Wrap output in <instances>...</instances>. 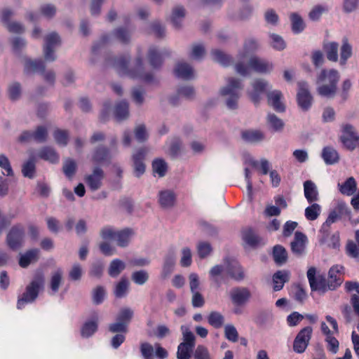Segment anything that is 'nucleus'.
Listing matches in <instances>:
<instances>
[{
	"label": "nucleus",
	"mask_w": 359,
	"mask_h": 359,
	"mask_svg": "<svg viewBox=\"0 0 359 359\" xmlns=\"http://www.w3.org/2000/svg\"><path fill=\"white\" fill-rule=\"evenodd\" d=\"M130 61V55H123L115 58L111 65L121 76H127L133 79L143 81L146 83L153 82V74L144 72L143 53L140 48L137 49V54L134 60L133 66L131 68L128 66Z\"/></svg>",
	"instance_id": "1"
},
{
	"label": "nucleus",
	"mask_w": 359,
	"mask_h": 359,
	"mask_svg": "<svg viewBox=\"0 0 359 359\" xmlns=\"http://www.w3.org/2000/svg\"><path fill=\"white\" fill-rule=\"evenodd\" d=\"M340 77V73L336 69H321L316 79L318 94L328 99L334 98L337 93Z\"/></svg>",
	"instance_id": "2"
},
{
	"label": "nucleus",
	"mask_w": 359,
	"mask_h": 359,
	"mask_svg": "<svg viewBox=\"0 0 359 359\" xmlns=\"http://www.w3.org/2000/svg\"><path fill=\"white\" fill-rule=\"evenodd\" d=\"M242 81L230 77L226 80V85L220 89V95L229 109H236L243 89Z\"/></svg>",
	"instance_id": "3"
},
{
	"label": "nucleus",
	"mask_w": 359,
	"mask_h": 359,
	"mask_svg": "<svg viewBox=\"0 0 359 359\" xmlns=\"http://www.w3.org/2000/svg\"><path fill=\"white\" fill-rule=\"evenodd\" d=\"M248 67L257 73L269 74L273 70V65L269 61L253 56L248 60V65L238 62L235 66V69L238 74L245 76L249 74Z\"/></svg>",
	"instance_id": "4"
},
{
	"label": "nucleus",
	"mask_w": 359,
	"mask_h": 359,
	"mask_svg": "<svg viewBox=\"0 0 359 359\" xmlns=\"http://www.w3.org/2000/svg\"><path fill=\"white\" fill-rule=\"evenodd\" d=\"M44 277L39 273L27 285L25 292L18 300L17 307L21 309L27 304L33 302L38 297L40 290L43 287Z\"/></svg>",
	"instance_id": "5"
},
{
	"label": "nucleus",
	"mask_w": 359,
	"mask_h": 359,
	"mask_svg": "<svg viewBox=\"0 0 359 359\" xmlns=\"http://www.w3.org/2000/svg\"><path fill=\"white\" fill-rule=\"evenodd\" d=\"M130 32L124 27H119L113 31L111 34L102 35L100 39L97 41L92 48L93 53H97L104 46L110 43L114 39H117L122 43H128L130 39Z\"/></svg>",
	"instance_id": "6"
},
{
	"label": "nucleus",
	"mask_w": 359,
	"mask_h": 359,
	"mask_svg": "<svg viewBox=\"0 0 359 359\" xmlns=\"http://www.w3.org/2000/svg\"><path fill=\"white\" fill-rule=\"evenodd\" d=\"M339 138L343 147L349 151H353L359 146V133L350 123L341 125V135Z\"/></svg>",
	"instance_id": "7"
},
{
	"label": "nucleus",
	"mask_w": 359,
	"mask_h": 359,
	"mask_svg": "<svg viewBox=\"0 0 359 359\" xmlns=\"http://www.w3.org/2000/svg\"><path fill=\"white\" fill-rule=\"evenodd\" d=\"M25 239V229L22 225L13 226L6 237V242L10 248L18 250L22 246Z\"/></svg>",
	"instance_id": "8"
},
{
	"label": "nucleus",
	"mask_w": 359,
	"mask_h": 359,
	"mask_svg": "<svg viewBox=\"0 0 359 359\" xmlns=\"http://www.w3.org/2000/svg\"><path fill=\"white\" fill-rule=\"evenodd\" d=\"M313 329L310 326H307L302 329L297 334L294 343L293 350L298 353H302L307 348L311 339Z\"/></svg>",
	"instance_id": "9"
},
{
	"label": "nucleus",
	"mask_w": 359,
	"mask_h": 359,
	"mask_svg": "<svg viewBox=\"0 0 359 359\" xmlns=\"http://www.w3.org/2000/svg\"><path fill=\"white\" fill-rule=\"evenodd\" d=\"M252 89L248 90L247 93L255 104H258L261 95L270 87L267 81L263 79H257L251 83Z\"/></svg>",
	"instance_id": "10"
},
{
	"label": "nucleus",
	"mask_w": 359,
	"mask_h": 359,
	"mask_svg": "<svg viewBox=\"0 0 359 359\" xmlns=\"http://www.w3.org/2000/svg\"><path fill=\"white\" fill-rule=\"evenodd\" d=\"M299 90L297 95V99L299 107L303 111H307L310 109L313 97L309 90V85L305 81L298 83Z\"/></svg>",
	"instance_id": "11"
},
{
	"label": "nucleus",
	"mask_w": 359,
	"mask_h": 359,
	"mask_svg": "<svg viewBox=\"0 0 359 359\" xmlns=\"http://www.w3.org/2000/svg\"><path fill=\"white\" fill-rule=\"evenodd\" d=\"M230 298L232 303L236 306H243L249 302L252 293L246 287H235L230 291Z\"/></svg>",
	"instance_id": "12"
},
{
	"label": "nucleus",
	"mask_w": 359,
	"mask_h": 359,
	"mask_svg": "<svg viewBox=\"0 0 359 359\" xmlns=\"http://www.w3.org/2000/svg\"><path fill=\"white\" fill-rule=\"evenodd\" d=\"M316 270L314 267H311L307 271V278L311 290H329V281L325 277L318 276L316 278Z\"/></svg>",
	"instance_id": "13"
},
{
	"label": "nucleus",
	"mask_w": 359,
	"mask_h": 359,
	"mask_svg": "<svg viewBox=\"0 0 359 359\" xmlns=\"http://www.w3.org/2000/svg\"><path fill=\"white\" fill-rule=\"evenodd\" d=\"M104 172L100 167H95L91 174L85 177V182L88 187L93 191H97L102 186Z\"/></svg>",
	"instance_id": "14"
},
{
	"label": "nucleus",
	"mask_w": 359,
	"mask_h": 359,
	"mask_svg": "<svg viewBox=\"0 0 359 359\" xmlns=\"http://www.w3.org/2000/svg\"><path fill=\"white\" fill-rule=\"evenodd\" d=\"M170 51L168 49L164 48L158 50L155 46L149 47L147 53V59L150 65L153 68H158L163 63V57L169 56Z\"/></svg>",
	"instance_id": "15"
},
{
	"label": "nucleus",
	"mask_w": 359,
	"mask_h": 359,
	"mask_svg": "<svg viewBox=\"0 0 359 359\" xmlns=\"http://www.w3.org/2000/svg\"><path fill=\"white\" fill-rule=\"evenodd\" d=\"M344 266L334 265L328 271L329 290H334L340 286L343 282Z\"/></svg>",
	"instance_id": "16"
},
{
	"label": "nucleus",
	"mask_w": 359,
	"mask_h": 359,
	"mask_svg": "<svg viewBox=\"0 0 359 359\" xmlns=\"http://www.w3.org/2000/svg\"><path fill=\"white\" fill-rule=\"evenodd\" d=\"M112 158V155L108 148L104 146H100L95 149L92 154V161L97 164H109Z\"/></svg>",
	"instance_id": "17"
},
{
	"label": "nucleus",
	"mask_w": 359,
	"mask_h": 359,
	"mask_svg": "<svg viewBox=\"0 0 359 359\" xmlns=\"http://www.w3.org/2000/svg\"><path fill=\"white\" fill-rule=\"evenodd\" d=\"M146 153V149L142 148L133 156L134 172L137 177L145 172V165L143 161Z\"/></svg>",
	"instance_id": "18"
},
{
	"label": "nucleus",
	"mask_w": 359,
	"mask_h": 359,
	"mask_svg": "<svg viewBox=\"0 0 359 359\" xmlns=\"http://www.w3.org/2000/svg\"><path fill=\"white\" fill-rule=\"evenodd\" d=\"M187 99H193L195 96V90L191 86H182L178 88L177 94L170 97L169 101L172 105H177L180 101V97Z\"/></svg>",
	"instance_id": "19"
},
{
	"label": "nucleus",
	"mask_w": 359,
	"mask_h": 359,
	"mask_svg": "<svg viewBox=\"0 0 359 359\" xmlns=\"http://www.w3.org/2000/svg\"><path fill=\"white\" fill-rule=\"evenodd\" d=\"M175 75L184 80H190L194 78V71L192 67L184 62H178L175 68Z\"/></svg>",
	"instance_id": "20"
},
{
	"label": "nucleus",
	"mask_w": 359,
	"mask_h": 359,
	"mask_svg": "<svg viewBox=\"0 0 359 359\" xmlns=\"http://www.w3.org/2000/svg\"><path fill=\"white\" fill-rule=\"evenodd\" d=\"M306 236L302 232L297 231L294 234V239L291 243L292 252L297 256H301L305 250Z\"/></svg>",
	"instance_id": "21"
},
{
	"label": "nucleus",
	"mask_w": 359,
	"mask_h": 359,
	"mask_svg": "<svg viewBox=\"0 0 359 359\" xmlns=\"http://www.w3.org/2000/svg\"><path fill=\"white\" fill-rule=\"evenodd\" d=\"M39 250L36 248L27 250L24 254L20 255L19 265L22 268H27L30 264L36 262L39 259Z\"/></svg>",
	"instance_id": "22"
},
{
	"label": "nucleus",
	"mask_w": 359,
	"mask_h": 359,
	"mask_svg": "<svg viewBox=\"0 0 359 359\" xmlns=\"http://www.w3.org/2000/svg\"><path fill=\"white\" fill-rule=\"evenodd\" d=\"M228 275L236 281H242L245 278V272L243 267L237 262H231L226 266Z\"/></svg>",
	"instance_id": "23"
},
{
	"label": "nucleus",
	"mask_w": 359,
	"mask_h": 359,
	"mask_svg": "<svg viewBox=\"0 0 359 359\" xmlns=\"http://www.w3.org/2000/svg\"><path fill=\"white\" fill-rule=\"evenodd\" d=\"M282 93L280 91L275 90L267 93L268 103L274 110L278 112L285 111V106L281 102Z\"/></svg>",
	"instance_id": "24"
},
{
	"label": "nucleus",
	"mask_w": 359,
	"mask_h": 359,
	"mask_svg": "<svg viewBox=\"0 0 359 359\" xmlns=\"http://www.w3.org/2000/svg\"><path fill=\"white\" fill-rule=\"evenodd\" d=\"M24 72L26 74L41 72L45 69V63L42 60H32L25 57L23 60Z\"/></svg>",
	"instance_id": "25"
},
{
	"label": "nucleus",
	"mask_w": 359,
	"mask_h": 359,
	"mask_svg": "<svg viewBox=\"0 0 359 359\" xmlns=\"http://www.w3.org/2000/svg\"><path fill=\"white\" fill-rule=\"evenodd\" d=\"M352 45L348 42V40L346 38H344L340 47V57L338 60L339 62V65L341 66H345L348 60L352 57Z\"/></svg>",
	"instance_id": "26"
},
{
	"label": "nucleus",
	"mask_w": 359,
	"mask_h": 359,
	"mask_svg": "<svg viewBox=\"0 0 359 359\" xmlns=\"http://www.w3.org/2000/svg\"><path fill=\"white\" fill-rule=\"evenodd\" d=\"M114 114L118 121H125L128 118L129 104L127 101H120L114 107Z\"/></svg>",
	"instance_id": "27"
},
{
	"label": "nucleus",
	"mask_w": 359,
	"mask_h": 359,
	"mask_svg": "<svg viewBox=\"0 0 359 359\" xmlns=\"http://www.w3.org/2000/svg\"><path fill=\"white\" fill-rule=\"evenodd\" d=\"M185 9L182 6H176L172 8L170 20L175 28H180L185 17Z\"/></svg>",
	"instance_id": "28"
},
{
	"label": "nucleus",
	"mask_w": 359,
	"mask_h": 359,
	"mask_svg": "<svg viewBox=\"0 0 359 359\" xmlns=\"http://www.w3.org/2000/svg\"><path fill=\"white\" fill-rule=\"evenodd\" d=\"M304 196L309 203H313L318 200V191L316 185L311 180L304 183Z\"/></svg>",
	"instance_id": "29"
},
{
	"label": "nucleus",
	"mask_w": 359,
	"mask_h": 359,
	"mask_svg": "<svg viewBox=\"0 0 359 359\" xmlns=\"http://www.w3.org/2000/svg\"><path fill=\"white\" fill-rule=\"evenodd\" d=\"M290 273L287 271H278L273 276V290H280L284 284L289 281Z\"/></svg>",
	"instance_id": "30"
},
{
	"label": "nucleus",
	"mask_w": 359,
	"mask_h": 359,
	"mask_svg": "<svg viewBox=\"0 0 359 359\" xmlns=\"http://www.w3.org/2000/svg\"><path fill=\"white\" fill-rule=\"evenodd\" d=\"M324 50L326 54L327 59L329 61L336 62L339 60V44L335 41H328L324 43Z\"/></svg>",
	"instance_id": "31"
},
{
	"label": "nucleus",
	"mask_w": 359,
	"mask_h": 359,
	"mask_svg": "<svg viewBox=\"0 0 359 359\" xmlns=\"http://www.w3.org/2000/svg\"><path fill=\"white\" fill-rule=\"evenodd\" d=\"M38 156L45 161L52 163H56L59 161V155L55 149L50 147H44L41 148L37 154Z\"/></svg>",
	"instance_id": "32"
},
{
	"label": "nucleus",
	"mask_w": 359,
	"mask_h": 359,
	"mask_svg": "<svg viewBox=\"0 0 359 359\" xmlns=\"http://www.w3.org/2000/svg\"><path fill=\"white\" fill-rule=\"evenodd\" d=\"M94 320L86 322L81 327V334L83 337H91L97 330L98 316L95 313L93 316Z\"/></svg>",
	"instance_id": "33"
},
{
	"label": "nucleus",
	"mask_w": 359,
	"mask_h": 359,
	"mask_svg": "<svg viewBox=\"0 0 359 359\" xmlns=\"http://www.w3.org/2000/svg\"><path fill=\"white\" fill-rule=\"evenodd\" d=\"M242 138L247 142L258 143L264 140V134L259 130H245L241 134Z\"/></svg>",
	"instance_id": "34"
},
{
	"label": "nucleus",
	"mask_w": 359,
	"mask_h": 359,
	"mask_svg": "<svg viewBox=\"0 0 359 359\" xmlns=\"http://www.w3.org/2000/svg\"><path fill=\"white\" fill-rule=\"evenodd\" d=\"M160 205L164 208H169L175 205V195L170 190L162 191L159 193Z\"/></svg>",
	"instance_id": "35"
},
{
	"label": "nucleus",
	"mask_w": 359,
	"mask_h": 359,
	"mask_svg": "<svg viewBox=\"0 0 359 359\" xmlns=\"http://www.w3.org/2000/svg\"><path fill=\"white\" fill-rule=\"evenodd\" d=\"M266 124L269 128L273 132L282 131L285 126L283 121L272 113L268 114L266 116Z\"/></svg>",
	"instance_id": "36"
},
{
	"label": "nucleus",
	"mask_w": 359,
	"mask_h": 359,
	"mask_svg": "<svg viewBox=\"0 0 359 359\" xmlns=\"http://www.w3.org/2000/svg\"><path fill=\"white\" fill-rule=\"evenodd\" d=\"M322 158L326 164L332 165L338 162L339 156L335 149L325 147L322 151Z\"/></svg>",
	"instance_id": "37"
},
{
	"label": "nucleus",
	"mask_w": 359,
	"mask_h": 359,
	"mask_svg": "<svg viewBox=\"0 0 359 359\" xmlns=\"http://www.w3.org/2000/svg\"><path fill=\"white\" fill-rule=\"evenodd\" d=\"M133 234V232L130 229L117 231L114 241H116L118 246L125 248L128 245Z\"/></svg>",
	"instance_id": "38"
},
{
	"label": "nucleus",
	"mask_w": 359,
	"mask_h": 359,
	"mask_svg": "<svg viewBox=\"0 0 359 359\" xmlns=\"http://www.w3.org/2000/svg\"><path fill=\"white\" fill-rule=\"evenodd\" d=\"M338 187L342 194L351 196L356 191L357 184L355 179L353 177H351L348 178L344 183H339Z\"/></svg>",
	"instance_id": "39"
},
{
	"label": "nucleus",
	"mask_w": 359,
	"mask_h": 359,
	"mask_svg": "<svg viewBox=\"0 0 359 359\" xmlns=\"http://www.w3.org/2000/svg\"><path fill=\"white\" fill-rule=\"evenodd\" d=\"M176 256L173 252H169L165 258L162 276L163 278L168 276L173 271L175 264Z\"/></svg>",
	"instance_id": "40"
},
{
	"label": "nucleus",
	"mask_w": 359,
	"mask_h": 359,
	"mask_svg": "<svg viewBox=\"0 0 359 359\" xmlns=\"http://www.w3.org/2000/svg\"><path fill=\"white\" fill-rule=\"evenodd\" d=\"M273 257L278 265L285 264L287 259V252L282 245H277L273 247Z\"/></svg>",
	"instance_id": "41"
},
{
	"label": "nucleus",
	"mask_w": 359,
	"mask_h": 359,
	"mask_svg": "<svg viewBox=\"0 0 359 359\" xmlns=\"http://www.w3.org/2000/svg\"><path fill=\"white\" fill-rule=\"evenodd\" d=\"M35 170L36 159L34 156H31L27 161L23 163L22 173L24 177L32 179L34 177Z\"/></svg>",
	"instance_id": "42"
},
{
	"label": "nucleus",
	"mask_w": 359,
	"mask_h": 359,
	"mask_svg": "<svg viewBox=\"0 0 359 359\" xmlns=\"http://www.w3.org/2000/svg\"><path fill=\"white\" fill-rule=\"evenodd\" d=\"M126 268L125 263L119 259H113L109 266L108 273L111 277H117Z\"/></svg>",
	"instance_id": "43"
},
{
	"label": "nucleus",
	"mask_w": 359,
	"mask_h": 359,
	"mask_svg": "<svg viewBox=\"0 0 359 359\" xmlns=\"http://www.w3.org/2000/svg\"><path fill=\"white\" fill-rule=\"evenodd\" d=\"M62 277L63 271L60 269H57L53 273L50 278V287L53 294L58 291L60 286L62 283Z\"/></svg>",
	"instance_id": "44"
},
{
	"label": "nucleus",
	"mask_w": 359,
	"mask_h": 359,
	"mask_svg": "<svg viewBox=\"0 0 359 359\" xmlns=\"http://www.w3.org/2000/svg\"><path fill=\"white\" fill-rule=\"evenodd\" d=\"M259 43L254 38H249L245 41L243 52L239 53L241 58H244L248 53L256 51L259 48Z\"/></svg>",
	"instance_id": "45"
},
{
	"label": "nucleus",
	"mask_w": 359,
	"mask_h": 359,
	"mask_svg": "<svg viewBox=\"0 0 359 359\" xmlns=\"http://www.w3.org/2000/svg\"><path fill=\"white\" fill-rule=\"evenodd\" d=\"M129 284L128 280L126 278L122 277L115 286V296L118 298L126 297L128 291Z\"/></svg>",
	"instance_id": "46"
},
{
	"label": "nucleus",
	"mask_w": 359,
	"mask_h": 359,
	"mask_svg": "<svg viewBox=\"0 0 359 359\" xmlns=\"http://www.w3.org/2000/svg\"><path fill=\"white\" fill-rule=\"evenodd\" d=\"M181 330L183 339V341L181 342V344L194 348L196 345V337L194 333L185 325L181 326Z\"/></svg>",
	"instance_id": "47"
},
{
	"label": "nucleus",
	"mask_w": 359,
	"mask_h": 359,
	"mask_svg": "<svg viewBox=\"0 0 359 359\" xmlns=\"http://www.w3.org/2000/svg\"><path fill=\"white\" fill-rule=\"evenodd\" d=\"M212 59L223 66H228L231 63V57L220 50H213L211 52Z\"/></svg>",
	"instance_id": "48"
},
{
	"label": "nucleus",
	"mask_w": 359,
	"mask_h": 359,
	"mask_svg": "<svg viewBox=\"0 0 359 359\" xmlns=\"http://www.w3.org/2000/svg\"><path fill=\"white\" fill-rule=\"evenodd\" d=\"M205 55V49L201 43H194L191 46L189 57L195 60H201Z\"/></svg>",
	"instance_id": "49"
},
{
	"label": "nucleus",
	"mask_w": 359,
	"mask_h": 359,
	"mask_svg": "<svg viewBox=\"0 0 359 359\" xmlns=\"http://www.w3.org/2000/svg\"><path fill=\"white\" fill-rule=\"evenodd\" d=\"M208 323L215 328H220L224 323V316L217 311H212L208 317Z\"/></svg>",
	"instance_id": "50"
},
{
	"label": "nucleus",
	"mask_w": 359,
	"mask_h": 359,
	"mask_svg": "<svg viewBox=\"0 0 359 359\" xmlns=\"http://www.w3.org/2000/svg\"><path fill=\"white\" fill-rule=\"evenodd\" d=\"M22 93L21 84L19 82H12L8 85V97L15 101L20 99Z\"/></svg>",
	"instance_id": "51"
},
{
	"label": "nucleus",
	"mask_w": 359,
	"mask_h": 359,
	"mask_svg": "<svg viewBox=\"0 0 359 359\" xmlns=\"http://www.w3.org/2000/svg\"><path fill=\"white\" fill-rule=\"evenodd\" d=\"M270 45L276 50L280 51L285 48L286 43L283 37L278 34H269Z\"/></svg>",
	"instance_id": "52"
},
{
	"label": "nucleus",
	"mask_w": 359,
	"mask_h": 359,
	"mask_svg": "<svg viewBox=\"0 0 359 359\" xmlns=\"http://www.w3.org/2000/svg\"><path fill=\"white\" fill-rule=\"evenodd\" d=\"M152 169L154 175H158V177H162L165 176L168 165L165 161L163 159H156L153 161Z\"/></svg>",
	"instance_id": "53"
},
{
	"label": "nucleus",
	"mask_w": 359,
	"mask_h": 359,
	"mask_svg": "<svg viewBox=\"0 0 359 359\" xmlns=\"http://www.w3.org/2000/svg\"><path fill=\"white\" fill-rule=\"evenodd\" d=\"M292 29L295 34L302 32L305 27L302 18L297 13H292L290 15Z\"/></svg>",
	"instance_id": "54"
},
{
	"label": "nucleus",
	"mask_w": 359,
	"mask_h": 359,
	"mask_svg": "<svg viewBox=\"0 0 359 359\" xmlns=\"http://www.w3.org/2000/svg\"><path fill=\"white\" fill-rule=\"evenodd\" d=\"M117 230L111 226H105L100 231V236L103 241H114Z\"/></svg>",
	"instance_id": "55"
},
{
	"label": "nucleus",
	"mask_w": 359,
	"mask_h": 359,
	"mask_svg": "<svg viewBox=\"0 0 359 359\" xmlns=\"http://www.w3.org/2000/svg\"><path fill=\"white\" fill-rule=\"evenodd\" d=\"M321 207L318 203H313L305 209V217L308 220H316L320 215Z\"/></svg>",
	"instance_id": "56"
},
{
	"label": "nucleus",
	"mask_w": 359,
	"mask_h": 359,
	"mask_svg": "<svg viewBox=\"0 0 359 359\" xmlns=\"http://www.w3.org/2000/svg\"><path fill=\"white\" fill-rule=\"evenodd\" d=\"M33 140L38 143H43L47 140L48 130L45 126H38L34 131H32Z\"/></svg>",
	"instance_id": "57"
},
{
	"label": "nucleus",
	"mask_w": 359,
	"mask_h": 359,
	"mask_svg": "<svg viewBox=\"0 0 359 359\" xmlns=\"http://www.w3.org/2000/svg\"><path fill=\"white\" fill-rule=\"evenodd\" d=\"M149 276L147 271L140 270L135 271L131 275L132 280L137 285H142L149 280Z\"/></svg>",
	"instance_id": "58"
},
{
	"label": "nucleus",
	"mask_w": 359,
	"mask_h": 359,
	"mask_svg": "<svg viewBox=\"0 0 359 359\" xmlns=\"http://www.w3.org/2000/svg\"><path fill=\"white\" fill-rule=\"evenodd\" d=\"M194 348L184 344H180L177 347V359H190L191 353H194Z\"/></svg>",
	"instance_id": "59"
},
{
	"label": "nucleus",
	"mask_w": 359,
	"mask_h": 359,
	"mask_svg": "<svg viewBox=\"0 0 359 359\" xmlns=\"http://www.w3.org/2000/svg\"><path fill=\"white\" fill-rule=\"evenodd\" d=\"M243 241L250 246H255L259 243V238L252 229H246L243 233Z\"/></svg>",
	"instance_id": "60"
},
{
	"label": "nucleus",
	"mask_w": 359,
	"mask_h": 359,
	"mask_svg": "<svg viewBox=\"0 0 359 359\" xmlns=\"http://www.w3.org/2000/svg\"><path fill=\"white\" fill-rule=\"evenodd\" d=\"M197 253L201 259H204L210 255L212 248L211 245L205 241H201L196 246Z\"/></svg>",
	"instance_id": "61"
},
{
	"label": "nucleus",
	"mask_w": 359,
	"mask_h": 359,
	"mask_svg": "<svg viewBox=\"0 0 359 359\" xmlns=\"http://www.w3.org/2000/svg\"><path fill=\"white\" fill-rule=\"evenodd\" d=\"M62 170L65 175L71 179L74 175L76 170V162L71 158L66 159L63 163Z\"/></svg>",
	"instance_id": "62"
},
{
	"label": "nucleus",
	"mask_w": 359,
	"mask_h": 359,
	"mask_svg": "<svg viewBox=\"0 0 359 359\" xmlns=\"http://www.w3.org/2000/svg\"><path fill=\"white\" fill-rule=\"evenodd\" d=\"M352 81L350 79H344L341 84L339 97L343 102L346 101L349 97V92L352 88Z\"/></svg>",
	"instance_id": "63"
},
{
	"label": "nucleus",
	"mask_w": 359,
	"mask_h": 359,
	"mask_svg": "<svg viewBox=\"0 0 359 359\" xmlns=\"http://www.w3.org/2000/svg\"><path fill=\"white\" fill-rule=\"evenodd\" d=\"M194 359H212V357L208 349L203 345H198L193 353Z\"/></svg>",
	"instance_id": "64"
}]
</instances>
